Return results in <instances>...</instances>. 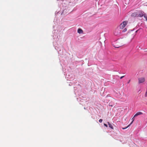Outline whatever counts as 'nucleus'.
I'll return each instance as SVG.
<instances>
[{"mask_svg": "<svg viewBox=\"0 0 147 147\" xmlns=\"http://www.w3.org/2000/svg\"><path fill=\"white\" fill-rule=\"evenodd\" d=\"M127 24V22L125 21L119 25V27L121 29H123L126 25Z\"/></svg>", "mask_w": 147, "mask_h": 147, "instance_id": "1", "label": "nucleus"}, {"mask_svg": "<svg viewBox=\"0 0 147 147\" xmlns=\"http://www.w3.org/2000/svg\"><path fill=\"white\" fill-rule=\"evenodd\" d=\"M138 17H141L145 15L144 12L142 11H139L137 12Z\"/></svg>", "mask_w": 147, "mask_h": 147, "instance_id": "2", "label": "nucleus"}, {"mask_svg": "<svg viewBox=\"0 0 147 147\" xmlns=\"http://www.w3.org/2000/svg\"><path fill=\"white\" fill-rule=\"evenodd\" d=\"M114 34L116 36L119 35L121 34V31L118 29H116L114 32Z\"/></svg>", "mask_w": 147, "mask_h": 147, "instance_id": "3", "label": "nucleus"}, {"mask_svg": "<svg viewBox=\"0 0 147 147\" xmlns=\"http://www.w3.org/2000/svg\"><path fill=\"white\" fill-rule=\"evenodd\" d=\"M139 83H141L144 82L145 80V78L142 77L138 79Z\"/></svg>", "mask_w": 147, "mask_h": 147, "instance_id": "4", "label": "nucleus"}, {"mask_svg": "<svg viewBox=\"0 0 147 147\" xmlns=\"http://www.w3.org/2000/svg\"><path fill=\"white\" fill-rule=\"evenodd\" d=\"M131 17H138L137 12H135L132 13L131 15Z\"/></svg>", "mask_w": 147, "mask_h": 147, "instance_id": "5", "label": "nucleus"}, {"mask_svg": "<svg viewBox=\"0 0 147 147\" xmlns=\"http://www.w3.org/2000/svg\"><path fill=\"white\" fill-rule=\"evenodd\" d=\"M134 117H133L132 119V122H131V123L129 124V125L126 127H125V128H122V129H126V128H127L129 126H130L131 125L132 123L133 122V121H134Z\"/></svg>", "mask_w": 147, "mask_h": 147, "instance_id": "6", "label": "nucleus"}, {"mask_svg": "<svg viewBox=\"0 0 147 147\" xmlns=\"http://www.w3.org/2000/svg\"><path fill=\"white\" fill-rule=\"evenodd\" d=\"M143 113L141 112H138L134 116V117H136L138 115H142Z\"/></svg>", "mask_w": 147, "mask_h": 147, "instance_id": "7", "label": "nucleus"}, {"mask_svg": "<svg viewBox=\"0 0 147 147\" xmlns=\"http://www.w3.org/2000/svg\"><path fill=\"white\" fill-rule=\"evenodd\" d=\"M78 32L79 34H82L83 33V31L82 29L79 28L78 30Z\"/></svg>", "mask_w": 147, "mask_h": 147, "instance_id": "8", "label": "nucleus"}, {"mask_svg": "<svg viewBox=\"0 0 147 147\" xmlns=\"http://www.w3.org/2000/svg\"><path fill=\"white\" fill-rule=\"evenodd\" d=\"M107 123H108V124L109 125V127H110V128H111V129H113V126L110 123H109V122H107Z\"/></svg>", "mask_w": 147, "mask_h": 147, "instance_id": "9", "label": "nucleus"}, {"mask_svg": "<svg viewBox=\"0 0 147 147\" xmlns=\"http://www.w3.org/2000/svg\"><path fill=\"white\" fill-rule=\"evenodd\" d=\"M55 49L57 50V51L58 52L59 51H60L61 50V49L59 48L58 47H57V46H56L55 47Z\"/></svg>", "mask_w": 147, "mask_h": 147, "instance_id": "10", "label": "nucleus"}, {"mask_svg": "<svg viewBox=\"0 0 147 147\" xmlns=\"http://www.w3.org/2000/svg\"><path fill=\"white\" fill-rule=\"evenodd\" d=\"M144 18L146 19V20L147 22V15H144Z\"/></svg>", "mask_w": 147, "mask_h": 147, "instance_id": "11", "label": "nucleus"}, {"mask_svg": "<svg viewBox=\"0 0 147 147\" xmlns=\"http://www.w3.org/2000/svg\"><path fill=\"white\" fill-rule=\"evenodd\" d=\"M127 29L126 28H125L122 30V32H125L127 31Z\"/></svg>", "mask_w": 147, "mask_h": 147, "instance_id": "12", "label": "nucleus"}, {"mask_svg": "<svg viewBox=\"0 0 147 147\" xmlns=\"http://www.w3.org/2000/svg\"><path fill=\"white\" fill-rule=\"evenodd\" d=\"M145 97H147V90L145 94Z\"/></svg>", "mask_w": 147, "mask_h": 147, "instance_id": "13", "label": "nucleus"}, {"mask_svg": "<svg viewBox=\"0 0 147 147\" xmlns=\"http://www.w3.org/2000/svg\"><path fill=\"white\" fill-rule=\"evenodd\" d=\"M102 121V119H100L99 120V121L100 123H101Z\"/></svg>", "mask_w": 147, "mask_h": 147, "instance_id": "14", "label": "nucleus"}, {"mask_svg": "<svg viewBox=\"0 0 147 147\" xmlns=\"http://www.w3.org/2000/svg\"><path fill=\"white\" fill-rule=\"evenodd\" d=\"M104 125L106 127H108V126L106 124H105V123H104Z\"/></svg>", "mask_w": 147, "mask_h": 147, "instance_id": "15", "label": "nucleus"}, {"mask_svg": "<svg viewBox=\"0 0 147 147\" xmlns=\"http://www.w3.org/2000/svg\"><path fill=\"white\" fill-rule=\"evenodd\" d=\"M124 76H121V77H120V79H122L124 77Z\"/></svg>", "mask_w": 147, "mask_h": 147, "instance_id": "16", "label": "nucleus"}, {"mask_svg": "<svg viewBox=\"0 0 147 147\" xmlns=\"http://www.w3.org/2000/svg\"><path fill=\"white\" fill-rule=\"evenodd\" d=\"M138 30H136V33L137 32H138Z\"/></svg>", "mask_w": 147, "mask_h": 147, "instance_id": "17", "label": "nucleus"}, {"mask_svg": "<svg viewBox=\"0 0 147 147\" xmlns=\"http://www.w3.org/2000/svg\"><path fill=\"white\" fill-rule=\"evenodd\" d=\"M130 82V80H129L128 83H129Z\"/></svg>", "mask_w": 147, "mask_h": 147, "instance_id": "18", "label": "nucleus"}, {"mask_svg": "<svg viewBox=\"0 0 147 147\" xmlns=\"http://www.w3.org/2000/svg\"><path fill=\"white\" fill-rule=\"evenodd\" d=\"M115 47V48H118L119 47Z\"/></svg>", "mask_w": 147, "mask_h": 147, "instance_id": "19", "label": "nucleus"}]
</instances>
